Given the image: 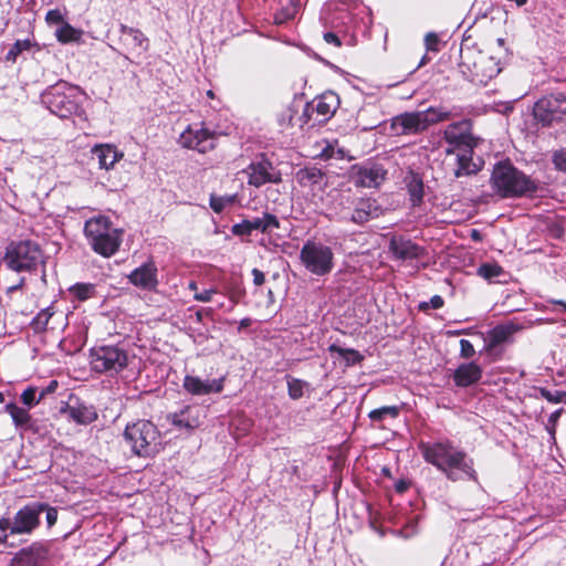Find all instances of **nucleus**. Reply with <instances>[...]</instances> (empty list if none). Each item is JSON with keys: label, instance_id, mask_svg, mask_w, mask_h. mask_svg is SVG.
<instances>
[{"label": "nucleus", "instance_id": "46", "mask_svg": "<svg viewBox=\"0 0 566 566\" xmlns=\"http://www.w3.org/2000/svg\"><path fill=\"white\" fill-rule=\"evenodd\" d=\"M36 387L30 386L25 388L20 396L21 402L28 408L36 406L41 401V399H39V396L36 397Z\"/></svg>", "mask_w": 566, "mask_h": 566}, {"label": "nucleus", "instance_id": "34", "mask_svg": "<svg viewBox=\"0 0 566 566\" xmlns=\"http://www.w3.org/2000/svg\"><path fill=\"white\" fill-rule=\"evenodd\" d=\"M400 408L398 406H384L371 410L368 418L374 424H380L386 419H395L399 416Z\"/></svg>", "mask_w": 566, "mask_h": 566}, {"label": "nucleus", "instance_id": "29", "mask_svg": "<svg viewBox=\"0 0 566 566\" xmlns=\"http://www.w3.org/2000/svg\"><path fill=\"white\" fill-rule=\"evenodd\" d=\"M426 130L438 123L451 119L453 114L443 106H430L424 111H420Z\"/></svg>", "mask_w": 566, "mask_h": 566}, {"label": "nucleus", "instance_id": "62", "mask_svg": "<svg viewBox=\"0 0 566 566\" xmlns=\"http://www.w3.org/2000/svg\"><path fill=\"white\" fill-rule=\"evenodd\" d=\"M408 486H409V483L403 480L398 481L395 485L396 491L399 493H403L408 489Z\"/></svg>", "mask_w": 566, "mask_h": 566}, {"label": "nucleus", "instance_id": "27", "mask_svg": "<svg viewBox=\"0 0 566 566\" xmlns=\"http://www.w3.org/2000/svg\"><path fill=\"white\" fill-rule=\"evenodd\" d=\"M296 181L302 187L314 190L321 189L325 185V175L317 167H305L300 169L295 175Z\"/></svg>", "mask_w": 566, "mask_h": 566}, {"label": "nucleus", "instance_id": "37", "mask_svg": "<svg viewBox=\"0 0 566 566\" xmlns=\"http://www.w3.org/2000/svg\"><path fill=\"white\" fill-rule=\"evenodd\" d=\"M69 292L78 301H86L96 295V286L92 283H76L69 289Z\"/></svg>", "mask_w": 566, "mask_h": 566}, {"label": "nucleus", "instance_id": "49", "mask_svg": "<svg viewBox=\"0 0 566 566\" xmlns=\"http://www.w3.org/2000/svg\"><path fill=\"white\" fill-rule=\"evenodd\" d=\"M12 524L10 518L0 517V544L8 545L10 547L13 546L12 543H9L8 539L11 535Z\"/></svg>", "mask_w": 566, "mask_h": 566}, {"label": "nucleus", "instance_id": "61", "mask_svg": "<svg viewBox=\"0 0 566 566\" xmlns=\"http://www.w3.org/2000/svg\"><path fill=\"white\" fill-rule=\"evenodd\" d=\"M562 411H563V409H558V410L552 412L549 418H548V423L554 427L556 424V422H557Z\"/></svg>", "mask_w": 566, "mask_h": 566}, {"label": "nucleus", "instance_id": "60", "mask_svg": "<svg viewBox=\"0 0 566 566\" xmlns=\"http://www.w3.org/2000/svg\"><path fill=\"white\" fill-rule=\"evenodd\" d=\"M294 17V12H287L285 10H283L282 12L275 14V23L277 24H282L284 22H286L287 20L290 19H293Z\"/></svg>", "mask_w": 566, "mask_h": 566}, {"label": "nucleus", "instance_id": "54", "mask_svg": "<svg viewBox=\"0 0 566 566\" xmlns=\"http://www.w3.org/2000/svg\"><path fill=\"white\" fill-rule=\"evenodd\" d=\"M426 48L428 51L437 52L439 50V38L436 33L429 32L424 38Z\"/></svg>", "mask_w": 566, "mask_h": 566}, {"label": "nucleus", "instance_id": "33", "mask_svg": "<svg viewBox=\"0 0 566 566\" xmlns=\"http://www.w3.org/2000/svg\"><path fill=\"white\" fill-rule=\"evenodd\" d=\"M472 151L473 150L463 149L462 154L457 155L458 166L454 170V176L457 178L468 176L476 171V166L472 161Z\"/></svg>", "mask_w": 566, "mask_h": 566}, {"label": "nucleus", "instance_id": "14", "mask_svg": "<svg viewBox=\"0 0 566 566\" xmlns=\"http://www.w3.org/2000/svg\"><path fill=\"white\" fill-rule=\"evenodd\" d=\"M49 555L50 544L48 542H33L14 554L11 566H44Z\"/></svg>", "mask_w": 566, "mask_h": 566}, {"label": "nucleus", "instance_id": "55", "mask_svg": "<svg viewBox=\"0 0 566 566\" xmlns=\"http://www.w3.org/2000/svg\"><path fill=\"white\" fill-rule=\"evenodd\" d=\"M59 387V381L53 379L46 387L39 391V399L43 400L48 395L54 394Z\"/></svg>", "mask_w": 566, "mask_h": 566}, {"label": "nucleus", "instance_id": "36", "mask_svg": "<svg viewBox=\"0 0 566 566\" xmlns=\"http://www.w3.org/2000/svg\"><path fill=\"white\" fill-rule=\"evenodd\" d=\"M286 381L289 397L293 400L301 399L305 390H310L311 387L307 381L291 376H286Z\"/></svg>", "mask_w": 566, "mask_h": 566}, {"label": "nucleus", "instance_id": "4", "mask_svg": "<svg viewBox=\"0 0 566 566\" xmlns=\"http://www.w3.org/2000/svg\"><path fill=\"white\" fill-rule=\"evenodd\" d=\"M84 233L93 251L109 258L114 255L122 242V231L114 228L108 218L99 216L85 222Z\"/></svg>", "mask_w": 566, "mask_h": 566}, {"label": "nucleus", "instance_id": "59", "mask_svg": "<svg viewBox=\"0 0 566 566\" xmlns=\"http://www.w3.org/2000/svg\"><path fill=\"white\" fill-rule=\"evenodd\" d=\"M251 273H252V276H253V283L256 286H261L264 283V281H265L264 273L261 270L256 269V268L253 269Z\"/></svg>", "mask_w": 566, "mask_h": 566}, {"label": "nucleus", "instance_id": "51", "mask_svg": "<svg viewBox=\"0 0 566 566\" xmlns=\"http://www.w3.org/2000/svg\"><path fill=\"white\" fill-rule=\"evenodd\" d=\"M475 354L472 343L462 338L460 340V355L462 358L469 359Z\"/></svg>", "mask_w": 566, "mask_h": 566}, {"label": "nucleus", "instance_id": "3", "mask_svg": "<svg viewBox=\"0 0 566 566\" xmlns=\"http://www.w3.org/2000/svg\"><path fill=\"white\" fill-rule=\"evenodd\" d=\"M124 439L135 455L149 458L159 452L161 434L157 426L145 419L128 423L124 430Z\"/></svg>", "mask_w": 566, "mask_h": 566}, {"label": "nucleus", "instance_id": "2", "mask_svg": "<svg viewBox=\"0 0 566 566\" xmlns=\"http://www.w3.org/2000/svg\"><path fill=\"white\" fill-rule=\"evenodd\" d=\"M490 181L502 198H518L537 191L536 182L509 161L494 166Z\"/></svg>", "mask_w": 566, "mask_h": 566}, {"label": "nucleus", "instance_id": "26", "mask_svg": "<svg viewBox=\"0 0 566 566\" xmlns=\"http://www.w3.org/2000/svg\"><path fill=\"white\" fill-rule=\"evenodd\" d=\"M523 329V326L514 323L507 322L505 324H500L493 327L488 334V347L495 348L499 345L509 340V338L516 332Z\"/></svg>", "mask_w": 566, "mask_h": 566}, {"label": "nucleus", "instance_id": "52", "mask_svg": "<svg viewBox=\"0 0 566 566\" xmlns=\"http://www.w3.org/2000/svg\"><path fill=\"white\" fill-rule=\"evenodd\" d=\"M45 21L48 24H60L64 23V18L59 9H52L46 12Z\"/></svg>", "mask_w": 566, "mask_h": 566}, {"label": "nucleus", "instance_id": "19", "mask_svg": "<svg viewBox=\"0 0 566 566\" xmlns=\"http://www.w3.org/2000/svg\"><path fill=\"white\" fill-rule=\"evenodd\" d=\"M167 420L176 428L191 431L200 427L202 409L199 406H185L179 411L169 413Z\"/></svg>", "mask_w": 566, "mask_h": 566}, {"label": "nucleus", "instance_id": "35", "mask_svg": "<svg viewBox=\"0 0 566 566\" xmlns=\"http://www.w3.org/2000/svg\"><path fill=\"white\" fill-rule=\"evenodd\" d=\"M55 35L61 43L78 42L82 38V31L64 22L56 31Z\"/></svg>", "mask_w": 566, "mask_h": 566}, {"label": "nucleus", "instance_id": "28", "mask_svg": "<svg viewBox=\"0 0 566 566\" xmlns=\"http://www.w3.org/2000/svg\"><path fill=\"white\" fill-rule=\"evenodd\" d=\"M406 188L412 207H419L423 201L424 185L419 174L410 170L405 177Z\"/></svg>", "mask_w": 566, "mask_h": 566}, {"label": "nucleus", "instance_id": "32", "mask_svg": "<svg viewBox=\"0 0 566 566\" xmlns=\"http://www.w3.org/2000/svg\"><path fill=\"white\" fill-rule=\"evenodd\" d=\"M376 210L374 202L369 200L361 201L352 212L349 220L357 224H364L373 218V212H376Z\"/></svg>", "mask_w": 566, "mask_h": 566}, {"label": "nucleus", "instance_id": "58", "mask_svg": "<svg viewBox=\"0 0 566 566\" xmlns=\"http://www.w3.org/2000/svg\"><path fill=\"white\" fill-rule=\"evenodd\" d=\"M336 154V147L334 145L327 144L325 148H323L321 153V157L323 159H334Z\"/></svg>", "mask_w": 566, "mask_h": 566}, {"label": "nucleus", "instance_id": "57", "mask_svg": "<svg viewBox=\"0 0 566 566\" xmlns=\"http://www.w3.org/2000/svg\"><path fill=\"white\" fill-rule=\"evenodd\" d=\"M323 38H324L325 42L328 44H333L337 48H339L342 45V42H340L338 35L334 32H325Z\"/></svg>", "mask_w": 566, "mask_h": 566}, {"label": "nucleus", "instance_id": "53", "mask_svg": "<svg viewBox=\"0 0 566 566\" xmlns=\"http://www.w3.org/2000/svg\"><path fill=\"white\" fill-rule=\"evenodd\" d=\"M553 163L558 170L566 172V150L555 153Z\"/></svg>", "mask_w": 566, "mask_h": 566}, {"label": "nucleus", "instance_id": "56", "mask_svg": "<svg viewBox=\"0 0 566 566\" xmlns=\"http://www.w3.org/2000/svg\"><path fill=\"white\" fill-rule=\"evenodd\" d=\"M216 293H217L216 290L207 289L201 292H196L193 295V298L199 302H209V301H211L212 295Z\"/></svg>", "mask_w": 566, "mask_h": 566}, {"label": "nucleus", "instance_id": "17", "mask_svg": "<svg viewBox=\"0 0 566 566\" xmlns=\"http://www.w3.org/2000/svg\"><path fill=\"white\" fill-rule=\"evenodd\" d=\"M128 282L143 291H156L159 284L158 269L154 260L149 259L127 275Z\"/></svg>", "mask_w": 566, "mask_h": 566}, {"label": "nucleus", "instance_id": "24", "mask_svg": "<svg viewBox=\"0 0 566 566\" xmlns=\"http://www.w3.org/2000/svg\"><path fill=\"white\" fill-rule=\"evenodd\" d=\"M93 156L97 159L101 169L109 170L119 161L124 154L116 146L111 144H99L92 148Z\"/></svg>", "mask_w": 566, "mask_h": 566}, {"label": "nucleus", "instance_id": "10", "mask_svg": "<svg viewBox=\"0 0 566 566\" xmlns=\"http://www.w3.org/2000/svg\"><path fill=\"white\" fill-rule=\"evenodd\" d=\"M533 115L536 122L544 127L566 120V95L552 93L543 96L535 103Z\"/></svg>", "mask_w": 566, "mask_h": 566}, {"label": "nucleus", "instance_id": "41", "mask_svg": "<svg viewBox=\"0 0 566 566\" xmlns=\"http://www.w3.org/2000/svg\"><path fill=\"white\" fill-rule=\"evenodd\" d=\"M54 312L52 307H46L41 310L35 317L31 321V327L34 332L41 333L46 329L48 323L50 318L53 316Z\"/></svg>", "mask_w": 566, "mask_h": 566}, {"label": "nucleus", "instance_id": "39", "mask_svg": "<svg viewBox=\"0 0 566 566\" xmlns=\"http://www.w3.org/2000/svg\"><path fill=\"white\" fill-rule=\"evenodd\" d=\"M238 195H227V196H217L211 195L210 196V208L216 213H221L226 208L233 206L237 202Z\"/></svg>", "mask_w": 566, "mask_h": 566}, {"label": "nucleus", "instance_id": "8", "mask_svg": "<svg viewBox=\"0 0 566 566\" xmlns=\"http://www.w3.org/2000/svg\"><path fill=\"white\" fill-rule=\"evenodd\" d=\"M300 260L310 273L317 276L329 274L334 268L332 248L315 240H307L303 244Z\"/></svg>", "mask_w": 566, "mask_h": 566}, {"label": "nucleus", "instance_id": "44", "mask_svg": "<svg viewBox=\"0 0 566 566\" xmlns=\"http://www.w3.org/2000/svg\"><path fill=\"white\" fill-rule=\"evenodd\" d=\"M476 273L484 280L492 281L493 279L503 274V269L496 263H482L478 268Z\"/></svg>", "mask_w": 566, "mask_h": 566}, {"label": "nucleus", "instance_id": "7", "mask_svg": "<svg viewBox=\"0 0 566 566\" xmlns=\"http://www.w3.org/2000/svg\"><path fill=\"white\" fill-rule=\"evenodd\" d=\"M129 356L125 346L96 345L90 349V365L98 374L115 375L128 366Z\"/></svg>", "mask_w": 566, "mask_h": 566}, {"label": "nucleus", "instance_id": "42", "mask_svg": "<svg viewBox=\"0 0 566 566\" xmlns=\"http://www.w3.org/2000/svg\"><path fill=\"white\" fill-rule=\"evenodd\" d=\"M253 231H260L259 217L243 220L232 227V233L235 235H250Z\"/></svg>", "mask_w": 566, "mask_h": 566}, {"label": "nucleus", "instance_id": "9", "mask_svg": "<svg viewBox=\"0 0 566 566\" xmlns=\"http://www.w3.org/2000/svg\"><path fill=\"white\" fill-rule=\"evenodd\" d=\"M338 103V96L332 92L315 97L305 104L303 113L297 119L300 126L325 124L335 114Z\"/></svg>", "mask_w": 566, "mask_h": 566}, {"label": "nucleus", "instance_id": "5", "mask_svg": "<svg viewBox=\"0 0 566 566\" xmlns=\"http://www.w3.org/2000/svg\"><path fill=\"white\" fill-rule=\"evenodd\" d=\"M44 263L41 247L32 240L12 241L6 247L2 264L10 271L33 272Z\"/></svg>", "mask_w": 566, "mask_h": 566}, {"label": "nucleus", "instance_id": "6", "mask_svg": "<svg viewBox=\"0 0 566 566\" xmlns=\"http://www.w3.org/2000/svg\"><path fill=\"white\" fill-rule=\"evenodd\" d=\"M81 88L65 81H59L42 95V101L50 112L60 118H69L80 112Z\"/></svg>", "mask_w": 566, "mask_h": 566}, {"label": "nucleus", "instance_id": "40", "mask_svg": "<svg viewBox=\"0 0 566 566\" xmlns=\"http://www.w3.org/2000/svg\"><path fill=\"white\" fill-rule=\"evenodd\" d=\"M35 45L36 43L30 39L17 40L6 54V61L14 63L22 52L29 51Z\"/></svg>", "mask_w": 566, "mask_h": 566}, {"label": "nucleus", "instance_id": "48", "mask_svg": "<svg viewBox=\"0 0 566 566\" xmlns=\"http://www.w3.org/2000/svg\"><path fill=\"white\" fill-rule=\"evenodd\" d=\"M260 221V231L261 232H270L273 229H277L280 227V222L274 214L263 213V217L259 218Z\"/></svg>", "mask_w": 566, "mask_h": 566}, {"label": "nucleus", "instance_id": "11", "mask_svg": "<svg viewBox=\"0 0 566 566\" xmlns=\"http://www.w3.org/2000/svg\"><path fill=\"white\" fill-rule=\"evenodd\" d=\"M218 134L203 127V124L189 125L179 137V144L184 148L206 154L217 146Z\"/></svg>", "mask_w": 566, "mask_h": 566}, {"label": "nucleus", "instance_id": "21", "mask_svg": "<svg viewBox=\"0 0 566 566\" xmlns=\"http://www.w3.org/2000/svg\"><path fill=\"white\" fill-rule=\"evenodd\" d=\"M184 389L193 396L218 394L223 389V378L201 379L197 376L186 375L182 382Z\"/></svg>", "mask_w": 566, "mask_h": 566}, {"label": "nucleus", "instance_id": "47", "mask_svg": "<svg viewBox=\"0 0 566 566\" xmlns=\"http://www.w3.org/2000/svg\"><path fill=\"white\" fill-rule=\"evenodd\" d=\"M297 111L293 106H285L277 116L279 124L282 128L293 126V119Z\"/></svg>", "mask_w": 566, "mask_h": 566}, {"label": "nucleus", "instance_id": "20", "mask_svg": "<svg viewBox=\"0 0 566 566\" xmlns=\"http://www.w3.org/2000/svg\"><path fill=\"white\" fill-rule=\"evenodd\" d=\"M389 251L401 261L420 259L426 254V249L402 235H394L389 242Z\"/></svg>", "mask_w": 566, "mask_h": 566}, {"label": "nucleus", "instance_id": "50", "mask_svg": "<svg viewBox=\"0 0 566 566\" xmlns=\"http://www.w3.org/2000/svg\"><path fill=\"white\" fill-rule=\"evenodd\" d=\"M444 304L443 298L440 295H433L429 302H421L419 304V308L421 311H426L428 308L438 310L441 308Z\"/></svg>", "mask_w": 566, "mask_h": 566}, {"label": "nucleus", "instance_id": "12", "mask_svg": "<svg viewBox=\"0 0 566 566\" xmlns=\"http://www.w3.org/2000/svg\"><path fill=\"white\" fill-rule=\"evenodd\" d=\"M242 172L248 177V185L255 188L265 184H280L282 181L280 170L264 155L252 160Z\"/></svg>", "mask_w": 566, "mask_h": 566}, {"label": "nucleus", "instance_id": "43", "mask_svg": "<svg viewBox=\"0 0 566 566\" xmlns=\"http://www.w3.org/2000/svg\"><path fill=\"white\" fill-rule=\"evenodd\" d=\"M35 506H38V507L40 506V510H38V517L40 518L41 514L45 513V521H46L48 528L53 527L57 522V515H59L57 509L54 506H51L46 502H40V501H35Z\"/></svg>", "mask_w": 566, "mask_h": 566}, {"label": "nucleus", "instance_id": "63", "mask_svg": "<svg viewBox=\"0 0 566 566\" xmlns=\"http://www.w3.org/2000/svg\"><path fill=\"white\" fill-rule=\"evenodd\" d=\"M24 283H25V279H24V277H21V279L19 280V283H18V284H15V285H13V286H10V287L8 289V292H9V293H11V292H14V291H17V290L21 289V287L24 285Z\"/></svg>", "mask_w": 566, "mask_h": 566}, {"label": "nucleus", "instance_id": "45", "mask_svg": "<svg viewBox=\"0 0 566 566\" xmlns=\"http://www.w3.org/2000/svg\"><path fill=\"white\" fill-rule=\"evenodd\" d=\"M542 398H545L549 402L558 403L566 402V391L562 390H549L547 388L541 387L537 389Z\"/></svg>", "mask_w": 566, "mask_h": 566}, {"label": "nucleus", "instance_id": "38", "mask_svg": "<svg viewBox=\"0 0 566 566\" xmlns=\"http://www.w3.org/2000/svg\"><path fill=\"white\" fill-rule=\"evenodd\" d=\"M328 350L331 353L338 354V356H340L342 358H344L346 360V364L348 366L360 363L364 358L363 355L358 350L353 349V348H343L336 344H332L328 347Z\"/></svg>", "mask_w": 566, "mask_h": 566}, {"label": "nucleus", "instance_id": "16", "mask_svg": "<svg viewBox=\"0 0 566 566\" xmlns=\"http://www.w3.org/2000/svg\"><path fill=\"white\" fill-rule=\"evenodd\" d=\"M118 44L125 57H127V54L140 56L148 50L149 40L139 29L120 24Z\"/></svg>", "mask_w": 566, "mask_h": 566}, {"label": "nucleus", "instance_id": "22", "mask_svg": "<svg viewBox=\"0 0 566 566\" xmlns=\"http://www.w3.org/2000/svg\"><path fill=\"white\" fill-rule=\"evenodd\" d=\"M501 70L500 62L493 56L479 54L471 69V74L474 81L486 83L495 77Z\"/></svg>", "mask_w": 566, "mask_h": 566}, {"label": "nucleus", "instance_id": "15", "mask_svg": "<svg viewBox=\"0 0 566 566\" xmlns=\"http://www.w3.org/2000/svg\"><path fill=\"white\" fill-rule=\"evenodd\" d=\"M38 510L35 501L19 509L10 518L12 524L11 535H32L41 525Z\"/></svg>", "mask_w": 566, "mask_h": 566}, {"label": "nucleus", "instance_id": "1", "mask_svg": "<svg viewBox=\"0 0 566 566\" xmlns=\"http://www.w3.org/2000/svg\"><path fill=\"white\" fill-rule=\"evenodd\" d=\"M419 449L426 462L443 472L448 480L453 482L461 479L478 480L473 459L464 450L454 447L452 442L448 440L421 442Z\"/></svg>", "mask_w": 566, "mask_h": 566}, {"label": "nucleus", "instance_id": "18", "mask_svg": "<svg viewBox=\"0 0 566 566\" xmlns=\"http://www.w3.org/2000/svg\"><path fill=\"white\" fill-rule=\"evenodd\" d=\"M391 129L396 135H416L426 130L420 111L406 112L391 119Z\"/></svg>", "mask_w": 566, "mask_h": 566}, {"label": "nucleus", "instance_id": "13", "mask_svg": "<svg viewBox=\"0 0 566 566\" xmlns=\"http://www.w3.org/2000/svg\"><path fill=\"white\" fill-rule=\"evenodd\" d=\"M444 140L454 148L469 149L478 145V139L472 134V122L462 119L450 124L443 132Z\"/></svg>", "mask_w": 566, "mask_h": 566}, {"label": "nucleus", "instance_id": "25", "mask_svg": "<svg viewBox=\"0 0 566 566\" xmlns=\"http://www.w3.org/2000/svg\"><path fill=\"white\" fill-rule=\"evenodd\" d=\"M482 377V368L475 363L461 364L453 373V380L458 387H469L476 384Z\"/></svg>", "mask_w": 566, "mask_h": 566}, {"label": "nucleus", "instance_id": "23", "mask_svg": "<svg viewBox=\"0 0 566 566\" xmlns=\"http://www.w3.org/2000/svg\"><path fill=\"white\" fill-rule=\"evenodd\" d=\"M60 412L67 413L69 418L78 424H88L97 419L95 408L81 402L77 398L72 405L64 403Z\"/></svg>", "mask_w": 566, "mask_h": 566}, {"label": "nucleus", "instance_id": "64", "mask_svg": "<svg viewBox=\"0 0 566 566\" xmlns=\"http://www.w3.org/2000/svg\"><path fill=\"white\" fill-rule=\"evenodd\" d=\"M251 324H252V319L251 318H249V317L242 318L240 321V324H239V331L242 329V328L249 327Z\"/></svg>", "mask_w": 566, "mask_h": 566}, {"label": "nucleus", "instance_id": "31", "mask_svg": "<svg viewBox=\"0 0 566 566\" xmlns=\"http://www.w3.org/2000/svg\"><path fill=\"white\" fill-rule=\"evenodd\" d=\"M6 411L10 415L17 428L29 429L32 418L27 409L10 402L6 406Z\"/></svg>", "mask_w": 566, "mask_h": 566}, {"label": "nucleus", "instance_id": "30", "mask_svg": "<svg viewBox=\"0 0 566 566\" xmlns=\"http://www.w3.org/2000/svg\"><path fill=\"white\" fill-rule=\"evenodd\" d=\"M385 170L379 166L365 167L359 170V180L365 187H376L385 179Z\"/></svg>", "mask_w": 566, "mask_h": 566}]
</instances>
